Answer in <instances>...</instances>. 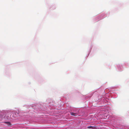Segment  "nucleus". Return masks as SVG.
<instances>
[{"label": "nucleus", "mask_w": 129, "mask_h": 129, "mask_svg": "<svg viewBox=\"0 0 129 129\" xmlns=\"http://www.w3.org/2000/svg\"><path fill=\"white\" fill-rule=\"evenodd\" d=\"M70 113H71V115H74V116H76V113H75L72 112H71Z\"/></svg>", "instance_id": "f257e3e1"}, {"label": "nucleus", "mask_w": 129, "mask_h": 129, "mask_svg": "<svg viewBox=\"0 0 129 129\" xmlns=\"http://www.w3.org/2000/svg\"><path fill=\"white\" fill-rule=\"evenodd\" d=\"M92 126H88L87 127V128H92Z\"/></svg>", "instance_id": "7ed1b4c3"}, {"label": "nucleus", "mask_w": 129, "mask_h": 129, "mask_svg": "<svg viewBox=\"0 0 129 129\" xmlns=\"http://www.w3.org/2000/svg\"><path fill=\"white\" fill-rule=\"evenodd\" d=\"M7 124H8L9 125H11V123L9 122H6Z\"/></svg>", "instance_id": "f03ea898"}]
</instances>
